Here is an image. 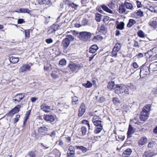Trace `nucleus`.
<instances>
[{
	"mask_svg": "<svg viewBox=\"0 0 157 157\" xmlns=\"http://www.w3.org/2000/svg\"><path fill=\"white\" fill-rule=\"evenodd\" d=\"M44 119L46 121L51 122H53L55 120L54 117L52 115H44L43 117Z\"/></svg>",
	"mask_w": 157,
	"mask_h": 157,
	"instance_id": "9",
	"label": "nucleus"
},
{
	"mask_svg": "<svg viewBox=\"0 0 157 157\" xmlns=\"http://www.w3.org/2000/svg\"><path fill=\"white\" fill-rule=\"evenodd\" d=\"M102 15L100 14H97L95 17V19L98 22H99L101 19V16Z\"/></svg>",
	"mask_w": 157,
	"mask_h": 157,
	"instance_id": "38",
	"label": "nucleus"
},
{
	"mask_svg": "<svg viewBox=\"0 0 157 157\" xmlns=\"http://www.w3.org/2000/svg\"><path fill=\"white\" fill-rule=\"evenodd\" d=\"M136 4L138 8L141 7L142 6V5L141 2L138 1H136Z\"/></svg>",
	"mask_w": 157,
	"mask_h": 157,
	"instance_id": "62",
	"label": "nucleus"
},
{
	"mask_svg": "<svg viewBox=\"0 0 157 157\" xmlns=\"http://www.w3.org/2000/svg\"><path fill=\"white\" fill-rule=\"evenodd\" d=\"M25 35L26 38H29L30 36V31L29 29L25 30Z\"/></svg>",
	"mask_w": 157,
	"mask_h": 157,
	"instance_id": "42",
	"label": "nucleus"
},
{
	"mask_svg": "<svg viewBox=\"0 0 157 157\" xmlns=\"http://www.w3.org/2000/svg\"><path fill=\"white\" fill-rule=\"evenodd\" d=\"M102 9L105 11L106 12L109 13H113V11L109 9L106 6L103 5L101 6Z\"/></svg>",
	"mask_w": 157,
	"mask_h": 157,
	"instance_id": "25",
	"label": "nucleus"
},
{
	"mask_svg": "<svg viewBox=\"0 0 157 157\" xmlns=\"http://www.w3.org/2000/svg\"><path fill=\"white\" fill-rule=\"evenodd\" d=\"M69 150L70 151V152L71 153H74L75 150L74 147L72 146H71L69 147Z\"/></svg>",
	"mask_w": 157,
	"mask_h": 157,
	"instance_id": "56",
	"label": "nucleus"
},
{
	"mask_svg": "<svg viewBox=\"0 0 157 157\" xmlns=\"http://www.w3.org/2000/svg\"><path fill=\"white\" fill-rule=\"evenodd\" d=\"M106 30V28L104 25H102L98 28L97 31L98 33H103Z\"/></svg>",
	"mask_w": 157,
	"mask_h": 157,
	"instance_id": "21",
	"label": "nucleus"
},
{
	"mask_svg": "<svg viewBox=\"0 0 157 157\" xmlns=\"http://www.w3.org/2000/svg\"><path fill=\"white\" fill-rule=\"evenodd\" d=\"M103 38L102 36L100 35H97L94 36L93 39V40L94 41H96L98 40H101Z\"/></svg>",
	"mask_w": 157,
	"mask_h": 157,
	"instance_id": "45",
	"label": "nucleus"
},
{
	"mask_svg": "<svg viewBox=\"0 0 157 157\" xmlns=\"http://www.w3.org/2000/svg\"><path fill=\"white\" fill-rule=\"evenodd\" d=\"M107 87L110 90L113 89L115 90L116 85H115L114 82L112 81L109 82Z\"/></svg>",
	"mask_w": 157,
	"mask_h": 157,
	"instance_id": "20",
	"label": "nucleus"
},
{
	"mask_svg": "<svg viewBox=\"0 0 157 157\" xmlns=\"http://www.w3.org/2000/svg\"><path fill=\"white\" fill-rule=\"evenodd\" d=\"M147 141V139L145 137L141 138L138 140V143L139 145L142 146L145 144Z\"/></svg>",
	"mask_w": 157,
	"mask_h": 157,
	"instance_id": "16",
	"label": "nucleus"
},
{
	"mask_svg": "<svg viewBox=\"0 0 157 157\" xmlns=\"http://www.w3.org/2000/svg\"><path fill=\"white\" fill-rule=\"evenodd\" d=\"M25 97V94H17L15 96V97L16 98L13 99V100L14 101L17 102H19L20 101L23 99V98Z\"/></svg>",
	"mask_w": 157,
	"mask_h": 157,
	"instance_id": "11",
	"label": "nucleus"
},
{
	"mask_svg": "<svg viewBox=\"0 0 157 157\" xmlns=\"http://www.w3.org/2000/svg\"><path fill=\"white\" fill-rule=\"evenodd\" d=\"M72 32L73 35L74 36L77 37V38H78V32L75 30H73Z\"/></svg>",
	"mask_w": 157,
	"mask_h": 157,
	"instance_id": "53",
	"label": "nucleus"
},
{
	"mask_svg": "<svg viewBox=\"0 0 157 157\" xmlns=\"http://www.w3.org/2000/svg\"><path fill=\"white\" fill-rule=\"evenodd\" d=\"M66 61L64 59H62L59 62V64L62 65H65L66 63Z\"/></svg>",
	"mask_w": 157,
	"mask_h": 157,
	"instance_id": "46",
	"label": "nucleus"
},
{
	"mask_svg": "<svg viewBox=\"0 0 157 157\" xmlns=\"http://www.w3.org/2000/svg\"><path fill=\"white\" fill-rule=\"evenodd\" d=\"M157 68V65L155 62H154L151 63L149 66V69L148 70H150L151 71H154L155 69Z\"/></svg>",
	"mask_w": 157,
	"mask_h": 157,
	"instance_id": "23",
	"label": "nucleus"
},
{
	"mask_svg": "<svg viewBox=\"0 0 157 157\" xmlns=\"http://www.w3.org/2000/svg\"><path fill=\"white\" fill-rule=\"evenodd\" d=\"M66 36V37L65 38L68 39L70 42L74 40L75 39H76V38H75V37L71 35H67Z\"/></svg>",
	"mask_w": 157,
	"mask_h": 157,
	"instance_id": "35",
	"label": "nucleus"
},
{
	"mask_svg": "<svg viewBox=\"0 0 157 157\" xmlns=\"http://www.w3.org/2000/svg\"><path fill=\"white\" fill-rule=\"evenodd\" d=\"M91 36L90 33L86 32H82L80 33L79 38L81 40L86 41L90 38Z\"/></svg>",
	"mask_w": 157,
	"mask_h": 157,
	"instance_id": "4",
	"label": "nucleus"
},
{
	"mask_svg": "<svg viewBox=\"0 0 157 157\" xmlns=\"http://www.w3.org/2000/svg\"><path fill=\"white\" fill-rule=\"evenodd\" d=\"M20 115L17 114L16 116V117L14 119V123H16L19 121V118L20 117Z\"/></svg>",
	"mask_w": 157,
	"mask_h": 157,
	"instance_id": "55",
	"label": "nucleus"
},
{
	"mask_svg": "<svg viewBox=\"0 0 157 157\" xmlns=\"http://www.w3.org/2000/svg\"><path fill=\"white\" fill-rule=\"evenodd\" d=\"M10 60L12 63H16L19 61V59L18 57H15L12 56L11 57H10Z\"/></svg>",
	"mask_w": 157,
	"mask_h": 157,
	"instance_id": "24",
	"label": "nucleus"
},
{
	"mask_svg": "<svg viewBox=\"0 0 157 157\" xmlns=\"http://www.w3.org/2000/svg\"><path fill=\"white\" fill-rule=\"evenodd\" d=\"M55 32L54 29L51 26L48 31V33L49 35H52L54 34Z\"/></svg>",
	"mask_w": 157,
	"mask_h": 157,
	"instance_id": "33",
	"label": "nucleus"
},
{
	"mask_svg": "<svg viewBox=\"0 0 157 157\" xmlns=\"http://www.w3.org/2000/svg\"><path fill=\"white\" fill-rule=\"evenodd\" d=\"M82 85L86 88H90L92 86V83L89 81H88L86 83L82 84Z\"/></svg>",
	"mask_w": 157,
	"mask_h": 157,
	"instance_id": "34",
	"label": "nucleus"
},
{
	"mask_svg": "<svg viewBox=\"0 0 157 157\" xmlns=\"http://www.w3.org/2000/svg\"><path fill=\"white\" fill-rule=\"evenodd\" d=\"M64 18H65V19L63 23L67 22L70 20V19H69L68 17V15H66L64 16L63 17H62V19H63V18L64 19Z\"/></svg>",
	"mask_w": 157,
	"mask_h": 157,
	"instance_id": "40",
	"label": "nucleus"
},
{
	"mask_svg": "<svg viewBox=\"0 0 157 157\" xmlns=\"http://www.w3.org/2000/svg\"><path fill=\"white\" fill-rule=\"evenodd\" d=\"M51 76L54 79H56L58 77V75H57L56 73H52L51 74Z\"/></svg>",
	"mask_w": 157,
	"mask_h": 157,
	"instance_id": "59",
	"label": "nucleus"
},
{
	"mask_svg": "<svg viewBox=\"0 0 157 157\" xmlns=\"http://www.w3.org/2000/svg\"><path fill=\"white\" fill-rule=\"evenodd\" d=\"M45 41L47 43H48V44H49L52 43L53 42V41L52 38H48V39H46L45 40Z\"/></svg>",
	"mask_w": 157,
	"mask_h": 157,
	"instance_id": "58",
	"label": "nucleus"
},
{
	"mask_svg": "<svg viewBox=\"0 0 157 157\" xmlns=\"http://www.w3.org/2000/svg\"><path fill=\"white\" fill-rule=\"evenodd\" d=\"M74 153L70 152L68 153L67 157H74Z\"/></svg>",
	"mask_w": 157,
	"mask_h": 157,
	"instance_id": "64",
	"label": "nucleus"
},
{
	"mask_svg": "<svg viewBox=\"0 0 157 157\" xmlns=\"http://www.w3.org/2000/svg\"><path fill=\"white\" fill-rule=\"evenodd\" d=\"M134 133V131L133 129V128L132 126L131 125L129 124L127 133V138H129L132 137V135Z\"/></svg>",
	"mask_w": 157,
	"mask_h": 157,
	"instance_id": "12",
	"label": "nucleus"
},
{
	"mask_svg": "<svg viewBox=\"0 0 157 157\" xmlns=\"http://www.w3.org/2000/svg\"><path fill=\"white\" fill-rule=\"evenodd\" d=\"M124 5L126 8L128 9L131 10L133 8L132 5L130 3L125 2L124 3Z\"/></svg>",
	"mask_w": 157,
	"mask_h": 157,
	"instance_id": "28",
	"label": "nucleus"
},
{
	"mask_svg": "<svg viewBox=\"0 0 157 157\" xmlns=\"http://www.w3.org/2000/svg\"><path fill=\"white\" fill-rule=\"evenodd\" d=\"M151 108V105L150 104L146 105L143 108L140 116V118L141 121H144L148 119Z\"/></svg>",
	"mask_w": 157,
	"mask_h": 157,
	"instance_id": "2",
	"label": "nucleus"
},
{
	"mask_svg": "<svg viewBox=\"0 0 157 157\" xmlns=\"http://www.w3.org/2000/svg\"><path fill=\"white\" fill-rule=\"evenodd\" d=\"M25 21L23 19H19L17 20L18 24H21L25 22Z\"/></svg>",
	"mask_w": 157,
	"mask_h": 157,
	"instance_id": "60",
	"label": "nucleus"
},
{
	"mask_svg": "<svg viewBox=\"0 0 157 157\" xmlns=\"http://www.w3.org/2000/svg\"><path fill=\"white\" fill-rule=\"evenodd\" d=\"M149 72L148 71H146L145 69H141L140 70V78H143V76L147 75L149 74Z\"/></svg>",
	"mask_w": 157,
	"mask_h": 157,
	"instance_id": "22",
	"label": "nucleus"
},
{
	"mask_svg": "<svg viewBox=\"0 0 157 157\" xmlns=\"http://www.w3.org/2000/svg\"><path fill=\"white\" fill-rule=\"evenodd\" d=\"M132 152V149L130 148H128L124 151L122 154L123 157H129L130 155Z\"/></svg>",
	"mask_w": 157,
	"mask_h": 157,
	"instance_id": "14",
	"label": "nucleus"
},
{
	"mask_svg": "<svg viewBox=\"0 0 157 157\" xmlns=\"http://www.w3.org/2000/svg\"><path fill=\"white\" fill-rule=\"evenodd\" d=\"M28 155L30 157H35L36 156L35 151H31L29 152L28 153Z\"/></svg>",
	"mask_w": 157,
	"mask_h": 157,
	"instance_id": "36",
	"label": "nucleus"
},
{
	"mask_svg": "<svg viewBox=\"0 0 157 157\" xmlns=\"http://www.w3.org/2000/svg\"><path fill=\"white\" fill-rule=\"evenodd\" d=\"M126 11V9L123 6H120L119 7V11L120 13H124Z\"/></svg>",
	"mask_w": 157,
	"mask_h": 157,
	"instance_id": "47",
	"label": "nucleus"
},
{
	"mask_svg": "<svg viewBox=\"0 0 157 157\" xmlns=\"http://www.w3.org/2000/svg\"><path fill=\"white\" fill-rule=\"evenodd\" d=\"M138 36L140 37H145V35L143 32L141 30H139L137 33Z\"/></svg>",
	"mask_w": 157,
	"mask_h": 157,
	"instance_id": "41",
	"label": "nucleus"
},
{
	"mask_svg": "<svg viewBox=\"0 0 157 157\" xmlns=\"http://www.w3.org/2000/svg\"><path fill=\"white\" fill-rule=\"evenodd\" d=\"M154 155V153L150 150L145 151L144 154V156L145 157H152Z\"/></svg>",
	"mask_w": 157,
	"mask_h": 157,
	"instance_id": "19",
	"label": "nucleus"
},
{
	"mask_svg": "<svg viewBox=\"0 0 157 157\" xmlns=\"http://www.w3.org/2000/svg\"><path fill=\"white\" fill-rule=\"evenodd\" d=\"M99 120H98V117L97 115H94L93 117L92 118V121L93 123H94V122H95V121L96 122L97 121H99Z\"/></svg>",
	"mask_w": 157,
	"mask_h": 157,
	"instance_id": "52",
	"label": "nucleus"
},
{
	"mask_svg": "<svg viewBox=\"0 0 157 157\" xmlns=\"http://www.w3.org/2000/svg\"><path fill=\"white\" fill-rule=\"evenodd\" d=\"M31 10L28 9L23 8L22 13H29Z\"/></svg>",
	"mask_w": 157,
	"mask_h": 157,
	"instance_id": "57",
	"label": "nucleus"
},
{
	"mask_svg": "<svg viewBox=\"0 0 157 157\" xmlns=\"http://www.w3.org/2000/svg\"><path fill=\"white\" fill-rule=\"evenodd\" d=\"M98 47L96 44H93L89 48V52L91 53H94L96 52Z\"/></svg>",
	"mask_w": 157,
	"mask_h": 157,
	"instance_id": "15",
	"label": "nucleus"
},
{
	"mask_svg": "<svg viewBox=\"0 0 157 157\" xmlns=\"http://www.w3.org/2000/svg\"><path fill=\"white\" fill-rule=\"evenodd\" d=\"M134 44L133 45V46L136 48H139V44L138 42L136 41H134Z\"/></svg>",
	"mask_w": 157,
	"mask_h": 157,
	"instance_id": "61",
	"label": "nucleus"
},
{
	"mask_svg": "<svg viewBox=\"0 0 157 157\" xmlns=\"http://www.w3.org/2000/svg\"><path fill=\"white\" fill-rule=\"evenodd\" d=\"M30 67L31 66L29 64H23L20 67L19 72L22 73L30 70Z\"/></svg>",
	"mask_w": 157,
	"mask_h": 157,
	"instance_id": "6",
	"label": "nucleus"
},
{
	"mask_svg": "<svg viewBox=\"0 0 157 157\" xmlns=\"http://www.w3.org/2000/svg\"><path fill=\"white\" fill-rule=\"evenodd\" d=\"M113 101L115 104H117L120 103L119 99L117 98H113Z\"/></svg>",
	"mask_w": 157,
	"mask_h": 157,
	"instance_id": "48",
	"label": "nucleus"
},
{
	"mask_svg": "<svg viewBox=\"0 0 157 157\" xmlns=\"http://www.w3.org/2000/svg\"><path fill=\"white\" fill-rule=\"evenodd\" d=\"M79 150H81L83 153L86 152L87 150L86 148L82 146H79Z\"/></svg>",
	"mask_w": 157,
	"mask_h": 157,
	"instance_id": "49",
	"label": "nucleus"
},
{
	"mask_svg": "<svg viewBox=\"0 0 157 157\" xmlns=\"http://www.w3.org/2000/svg\"><path fill=\"white\" fill-rule=\"evenodd\" d=\"M135 23L136 21L135 20L132 19H130L127 24V26L128 27H130Z\"/></svg>",
	"mask_w": 157,
	"mask_h": 157,
	"instance_id": "26",
	"label": "nucleus"
},
{
	"mask_svg": "<svg viewBox=\"0 0 157 157\" xmlns=\"http://www.w3.org/2000/svg\"><path fill=\"white\" fill-rule=\"evenodd\" d=\"M69 5L72 8H74L75 9H76V8L78 6V5L75 4L74 3L72 2L71 3H69Z\"/></svg>",
	"mask_w": 157,
	"mask_h": 157,
	"instance_id": "50",
	"label": "nucleus"
},
{
	"mask_svg": "<svg viewBox=\"0 0 157 157\" xmlns=\"http://www.w3.org/2000/svg\"><path fill=\"white\" fill-rule=\"evenodd\" d=\"M31 110L26 112L25 114V117L24 118V121H23V126H24L27 122L28 119H29V116L30 114Z\"/></svg>",
	"mask_w": 157,
	"mask_h": 157,
	"instance_id": "18",
	"label": "nucleus"
},
{
	"mask_svg": "<svg viewBox=\"0 0 157 157\" xmlns=\"http://www.w3.org/2000/svg\"><path fill=\"white\" fill-rule=\"evenodd\" d=\"M67 67L73 72L76 71L77 72L78 69V65L75 63H71L68 65Z\"/></svg>",
	"mask_w": 157,
	"mask_h": 157,
	"instance_id": "5",
	"label": "nucleus"
},
{
	"mask_svg": "<svg viewBox=\"0 0 157 157\" xmlns=\"http://www.w3.org/2000/svg\"><path fill=\"white\" fill-rule=\"evenodd\" d=\"M127 88H129L130 89L133 90H134L136 89V86L131 83H130L127 86Z\"/></svg>",
	"mask_w": 157,
	"mask_h": 157,
	"instance_id": "37",
	"label": "nucleus"
},
{
	"mask_svg": "<svg viewBox=\"0 0 157 157\" xmlns=\"http://www.w3.org/2000/svg\"><path fill=\"white\" fill-rule=\"evenodd\" d=\"M115 88V93L118 94L121 98H125L129 93V90L124 85L117 84Z\"/></svg>",
	"mask_w": 157,
	"mask_h": 157,
	"instance_id": "1",
	"label": "nucleus"
},
{
	"mask_svg": "<svg viewBox=\"0 0 157 157\" xmlns=\"http://www.w3.org/2000/svg\"><path fill=\"white\" fill-rule=\"evenodd\" d=\"M48 128L45 126H43L39 128L38 131L39 133H43L44 131H48Z\"/></svg>",
	"mask_w": 157,
	"mask_h": 157,
	"instance_id": "27",
	"label": "nucleus"
},
{
	"mask_svg": "<svg viewBox=\"0 0 157 157\" xmlns=\"http://www.w3.org/2000/svg\"><path fill=\"white\" fill-rule=\"evenodd\" d=\"M149 25L152 28L155 29L157 28V17L154 18L148 23Z\"/></svg>",
	"mask_w": 157,
	"mask_h": 157,
	"instance_id": "8",
	"label": "nucleus"
},
{
	"mask_svg": "<svg viewBox=\"0 0 157 157\" xmlns=\"http://www.w3.org/2000/svg\"><path fill=\"white\" fill-rule=\"evenodd\" d=\"M117 52L118 51H117L113 49L112 51L111 52L112 56L114 57H116L117 55Z\"/></svg>",
	"mask_w": 157,
	"mask_h": 157,
	"instance_id": "54",
	"label": "nucleus"
},
{
	"mask_svg": "<svg viewBox=\"0 0 157 157\" xmlns=\"http://www.w3.org/2000/svg\"><path fill=\"white\" fill-rule=\"evenodd\" d=\"M121 48V45L120 43H117L114 47L113 49L117 51H119Z\"/></svg>",
	"mask_w": 157,
	"mask_h": 157,
	"instance_id": "29",
	"label": "nucleus"
},
{
	"mask_svg": "<svg viewBox=\"0 0 157 157\" xmlns=\"http://www.w3.org/2000/svg\"><path fill=\"white\" fill-rule=\"evenodd\" d=\"M93 124L96 126L97 127L94 130L95 133L98 134L100 133L103 129V123L101 121L99 120L96 122L95 121Z\"/></svg>",
	"mask_w": 157,
	"mask_h": 157,
	"instance_id": "3",
	"label": "nucleus"
},
{
	"mask_svg": "<svg viewBox=\"0 0 157 157\" xmlns=\"http://www.w3.org/2000/svg\"><path fill=\"white\" fill-rule=\"evenodd\" d=\"M70 44V42L67 38H64L62 42V45L64 50L67 48Z\"/></svg>",
	"mask_w": 157,
	"mask_h": 157,
	"instance_id": "7",
	"label": "nucleus"
},
{
	"mask_svg": "<svg viewBox=\"0 0 157 157\" xmlns=\"http://www.w3.org/2000/svg\"><path fill=\"white\" fill-rule=\"evenodd\" d=\"M117 25L116 28L118 29L123 30L124 28V23L123 22H121L119 23L118 21L116 22Z\"/></svg>",
	"mask_w": 157,
	"mask_h": 157,
	"instance_id": "17",
	"label": "nucleus"
},
{
	"mask_svg": "<svg viewBox=\"0 0 157 157\" xmlns=\"http://www.w3.org/2000/svg\"><path fill=\"white\" fill-rule=\"evenodd\" d=\"M15 113H16L14 110L12 109L7 114L8 116L12 117Z\"/></svg>",
	"mask_w": 157,
	"mask_h": 157,
	"instance_id": "43",
	"label": "nucleus"
},
{
	"mask_svg": "<svg viewBox=\"0 0 157 157\" xmlns=\"http://www.w3.org/2000/svg\"><path fill=\"white\" fill-rule=\"evenodd\" d=\"M137 16L141 17L143 16V12L141 10H139L137 12Z\"/></svg>",
	"mask_w": 157,
	"mask_h": 157,
	"instance_id": "51",
	"label": "nucleus"
},
{
	"mask_svg": "<svg viewBox=\"0 0 157 157\" xmlns=\"http://www.w3.org/2000/svg\"><path fill=\"white\" fill-rule=\"evenodd\" d=\"M61 25V24H60L59 25L57 24L56 23H55L53 24L51 26L52 28L54 29L55 31L58 30L59 27Z\"/></svg>",
	"mask_w": 157,
	"mask_h": 157,
	"instance_id": "30",
	"label": "nucleus"
},
{
	"mask_svg": "<svg viewBox=\"0 0 157 157\" xmlns=\"http://www.w3.org/2000/svg\"><path fill=\"white\" fill-rule=\"evenodd\" d=\"M86 110V106L84 103H82L79 109V117H81L83 115Z\"/></svg>",
	"mask_w": 157,
	"mask_h": 157,
	"instance_id": "10",
	"label": "nucleus"
},
{
	"mask_svg": "<svg viewBox=\"0 0 157 157\" xmlns=\"http://www.w3.org/2000/svg\"><path fill=\"white\" fill-rule=\"evenodd\" d=\"M21 107V105H18L16 106L15 107L13 108V110H14L16 113H18L20 110V109Z\"/></svg>",
	"mask_w": 157,
	"mask_h": 157,
	"instance_id": "31",
	"label": "nucleus"
},
{
	"mask_svg": "<svg viewBox=\"0 0 157 157\" xmlns=\"http://www.w3.org/2000/svg\"><path fill=\"white\" fill-rule=\"evenodd\" d=\"M143 54L142 53H140L138 54L136 56V57L137 58H140L142 57L143 56Z\"/></svg>",
	"mask_w": 157,
	"mask_h": 157,
	"instance_id": "63",
	"label": "nucleus"
},
{
	"mask_svg": "<svg viewBox=\"0 0 157 157\" xmlns=\"http://www.w3.org/2000/svg\"><path fill=\"white\" fill-rule=\"evenodd\" d=\"M81 131L83 136L85 135L86 133L87 129L85 127H82L81 128Z\"/></svg>",
	"mask_w": 157,
	"mask_h": 157,
	"instance_id": "39",
	"label": "nucleus"
},
{
	"mask_svg": "<svg viewBox=\"0 0 157 157\" xmlns=\"http://www.w3.org/2000/svg\"><path fill=\"white\" fill-rule=\"evenodd\" d=\"M82 25H81L80 24H79V27L82 26V25H88L89 24L88 20L86 19H83L82 21Z\"/></svg>",
	"mask_w": 157,
	"mask_h": 157,
	"instance_id": "32",
	"label": "nucleus"
},
{
	"mask_svg": "<svg viewBox=\"0 0 157 157\" xmlns=\"http://www.w3.org/2000/svg\"><path fill=\"white\" fill-rule=\"evenodd\" d=\"M40 109L45 113L49 112L50 106L47 105V104L44 103L43 104L40 106Z\"/></svg>",
	"mask_w": 157,
	"mask_h": 157,
	"instance_id": "13",
	"label": "nucleus"
},
{
	"mask_svg": "<svg viewBox=\"0 0 157 157\" xmlns=\"http://www.w3.org/2000/svg\"><path fill=\"white\" fill-rule=\"evenodd\" d=\"M78 101V98L76 97L72 98V102L73 104H76Z\"/></svg>",
	"mask_w": 157,
	"mask_h": 157,
	"instance_id": "44",
	"label": "nucleus"
}]
</instances>
